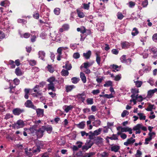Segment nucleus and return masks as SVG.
I'll return each mask as SVG.
<instances>
[{
  "instance_id": "nucleus-31",
  "label": "nucleus",
  "mask_w": 157,
  "mask_h": 157,
  "mask_svg": "<svg viewBox=\"0 0 157 157\" xmlns=\"http://www.w3.org/2000/svg\"><path fill=\"white\" fill-rule=\"evenodd\" d=\"M75 86L73 85H67L66 86V89L67 92H68L71 91Z\"/></svg>"
},
{
  "instance_id": "nucleus-18",
  "label": "nucleus",
  "mask_w": 157,
  "mask_h": 157,
  "mask_svg": "<svg viewBox=\"0 0 157 157\" xmlns=\"http://www.w3.org/2000/svg\"><path fill=\"white\" fill-rule=\"evenodd\" d=\"M102 130V128H99L98 129L95 130L93 132H90L92 136H98L99 135Z\"/></svg>"
},
{
  "instance_id": "nucleus-60",
  "label": "nucleus",
  "mask_w": 157,
  "mask_h": 157,
  "mask_svg": "<svg viewBox=\"0 0 157 157\" xmlns=\"http://www.w3.org/2000/svg\"><path fill=\"white\" fill-rule=\"evenodd\" d=\"M25 152L26 154H27V155L29 156H32L33 155V153H32L30 151H28V150L27 148H26L25 149Z\"/></svg>"
},
{
  "instance_id": "nucleus-8",
  "label": "nucleus",
  "mask_w": 157,
  "mask_h": 157,
  "mask_svg": "<svg viewBox=\"0 0 157 157\" xmlns=\"http://www.w3.org/2000/svg\"><path fill=\"white\" fill-rule=\"evenodd\" d=\"M77 98L82 102H83L86 97V94L85 92L78 94L77 96Z\"/></svg>"
},
{
  "instance_id": "nucleus-54",
  "label": "nucleus",
  "mask_w": 157,
  "mask_h": 157,
  "mask_svg": "<svg viewBox=\"0 0 157 157\" xmlns=\"http://www.w3.org/2000/svg\"><path fill=\"white\" fill-rule=\"evenodd\" d=\"M9 63L11 66V68H14L15 67V65L14 64V62L12 60H10L9 61Z\"/></svg>"
},
{
  "instance_id": "nucleus-5",
  "label": "nucleus",
  "mask_w": 157,
  "mask_h": 157,
  "mask_svg": "<svg viewBox=\"0 0 157 157\" xmlns=\"http://www.w3.org/2000/svg\"><path fill=\"white\" fill-rule=\"evenodd\" d=\"M94 143L90 140H89L86 142L85 145L82 147V149L83 151H86Z\"/></svg>"
},
{
  "instance_id": "nucleus-50",
  "label": "nucleus",
  "mask_w": 157,
  "mask_h": 157,
  "mask_svg": "<svg viewBox=\"0 0 157 157\" xmlns=\"http://www.w3.org/2000/svg\"><path fill=\"white\" fill-rule=\"evenodd\" d=\"M71 80L73 83L76 84L79 81V78L76 77H73L71 78Z\"/></svg>"
},
{
  "instance_id": "nucleus-63",
  "label": "nucleus",
  "mask_w": 157,
  "mask_h": 157,
  "mask_svg": "<svg viewBox=\"0 0 157 157\" xmlns=\"http://www.w3.org/2000/svg\"><path fill=\"white\" fill-rule=\"evenodd\" d=\"M39 14L37 11H36L33 14V17L36 19H38L39 17Z\"/></svg>"
},
{
  "instance_id": "nucleus-42",
  "label": "nucleus",
  "mask_w": 157,
  "mask_h": 157,
  "mask_svg": "<svg viewBox=\"0 0 157 157\" xmlns=\"http://www.w3.org/2000/svg\"><path fill=\"white\" fill-rule=\"evenodd\" d=\"M112 84V82L111 81H108L105 82V83L104 84V87H108L111 86Z\"/></svg>"
},
{
  "instance_id": "nucleus-53",
  "label": "nucleus",
  "mask_w": 157,
  "mask_h": 157,
  "mask_svg": "<svg viewBox=\"0 0 157 157\" xmlns=\"http://www.w3.org/2000/svg\"><path fill=\"white\" fill-rule=\"evenodd\" d=\"M40 86L36 85L33 89V91L35 93L39 91Z\"/></svg>"
},
{
  "instance_id": "nucleus-30",
  "label": "nucleus",
  "mask_w": 157,
  "mask_h": 157,
  "mask_svg": "<svg viewBox=\"0 0 157 157\" xmlns=\"http://www.w3.org/2000/svg\"><path fill=\"white\" fill-rule=\"evenodd\" d=\"M109 153L106 151H104L101 153H98V155L100 157H108Z\"/></svg>"
},
{
  "instance_id": "nucleus-24",
  "label": "nucleus",
  "mask_w": 157,
  "mask_h": 157,
  "mask_svg": "<svg viewBox=\"0 0 157 157\" xmlns=\"http://www.w3.org/2000/svg\"><path fill=\"white\" fill-rule=\"evenodd\" d=\"M86 122L85 121H82L80 122L78 124H76L77 127L80 129H83L85 125Z\"/></svg>"
},
{
  "instance_id": "nucleus-39",
  "label": "nucleus",
  "mask_w": 157,
  "mask_h": 157,
  "mask_svg": "<svg viewBox=\"0 0 157 157\" xmlns=\"http://www.w3.org/2000/svg\"><path fill=\"white\" fill-rule=\"evenodd\" d=\"M78 16L80 18H83L85 16L84 13L78 10H77Z\"/></svg>"
},
{
  "instance_id": "nucleus-46",
  "label": "nucleus",
  "mask_w": 157,
  "mask_h": 157,
  "mask_svg": "<svg viewBox=\"0 0 157 157\" xmlns=\"http://www.w3.org/2000/svg\"><path fill=\"white\" fill-rule=\"evenodd\" d=\"M154 106V105L149 104L148 107L146 109L147 111H152V110L154 109L153 107Z\"/></svg>"
},
{
  "instance_id": "nucleus-22",
  "label": "nucleus",
  "mask_w": 157,
  "mask_h": 157,
  "mask_svg": "<svg viewBox=\"0 0 157 157\" xmlns=\"http://www.w3.org/2000/svg\"><path fill=\"white\" fill-rule=\"evenodd\" d=\"M42 127L44 128V131H46L48 133H50L52 130V127L50 125L47 126H44Z\"/></svg>"
},
{
  "instance_id": "nucleus-62",
  "label": "nucleus",
  "mask_w": 157,
  "mask_h": 157,
  "mask_svg": "<svg viewBox=\"0 0 157 157\" xmlns=\"http://www.w3.org/2000/svg\"><path fill=\"white\" fill-rule=\"evenodd\" d=\"M152 39L154 42L157 43V33H155L153 35Z\"/></svg>"
},
{
  "instance_id": "nucleus-15",
  "label": "nucleus",
  "mask_w": 157,
  "mask_h": 157,
  "mask_svg": "<svg viewBox=\"0 0 157 157\" xmlns=\"http://www.w3.org/2000/svg\"><path fill=\"white\" fill-rule=\"evenodd\" d=\"M96 26L98 30L99 31H103L104 29V24L103 22H98Z\"/></svg>"
},
{
  "instance_id": "nucleus-25",
  "label": "nucleus",
  "mask_w": 157,
  "mask_h": 157,
  "mask_svg": "<svg viewBox=\"0 0 157 157\" xmlns=\"http://www.w3.org/2000/svg\"><path fill=\"white\" fill-rule=\"evenodd\" d=\"M63 67L65 68L67 70H70L72 68L71 64L69 63L68 61H67L65 62V65L63 66Z\"/></svg>"
},
{
  "instance_id": "nucleus-6",
  "label": "nucleus",
  "mask_w": 157,
  "mask_h": 157,
  "mask_svg": "<svg viewBox=\"0 0 157 157\" xmlns=\"http://www.w3.org/2000/svg\"><path fill=\"white\" fill-rule=\"evenodd\" d=\"M145 52H147L148 53H149V54L152 53L153 54H155L157 52V49L155 47L151 46L148 48L147 49L145 50Z\"/></svg>"
},
{
  "instance_id": "nucleus-57",
  "label": "nucleus",
  "mask_w": 157,
  "mask_h": 157,
  "mask_svg": "<svg viewBox=\"0 0 157 157\" xmlns=\"http://www.w3.org/2000/svg\"><path fill=\"white\" fill-rule=\"evenodd\" d=\"M127 140L128 141L130 144H133L135 141V139H133V137H131L130 138L128 139Z\"/></svg>"
},
{
  "instance_id": "nucleus-27",
  "label": "nucleus",
  "mask_w": 157,
  "mask_h": 157,
  "mask_svg": "<svg viewBox=\"0 0 157 157\" xmlns=\"http://www.w3.org/2000/svg\"><path fill=\"white\" fill-rule=\"evenodd\" d=\"M129 127H119L117 128V130H119L121 129V132H127L129 129Z\"/></svg>"
},
{
  "instance_id": "nucleus-40",
  "label": "nucleus",
  "mask_w": 157,
  "mask_h": 157,
  "mask_svg": "<svg viewBox=\"0 0 157 157\" xmlns=\"http://www.w3.org/2000/svg\"><path fill=\"white\" fill-rule=\"evenodd\" d=\"M40 36L42 39H45L48 38L47 34L45 32L42 33L40 34Z\"/></svg>"
},
{
  "instance_id": "nucleus-64",
  "label": "nucleus",
  "mask_w": 157,
  "mask_h": 157,
  "mask_svg": "<svg viewBox=\"0 0 157 157\" xmlns=\"http://www.w3.org/2000/svg\"><path fill=\"white\" fill-rule=\"evenodd\" d=\"M121 75L118 74L114 77V80L116 81H119L121 78Z\"/></svg>"
},
{
  "instance_id": "nucleus-20",
  "label": "nucleus",
  "mask_w": 157,
  "mask_h": 157,
  "mask_svg": "<svg viewBox=\"0 0 157 157\" xmlns=\"http://www.w3.org/2000/svg\"><path fill=\"white\" fill-rule=\"evenodd\" d=\"M47 88L48 90H51L53 91H56V89L55 87L54 83H49L47 85Z\"/></svg>"
},
{
  "instance_id": "nucleus-26",
  "label": "nucleus",
  "mask_w": 157,
  "mask_h": 157,
  "mask_svg": "<svg viewBox=\"0 0 157 157\" xmlns=\"http://www.w3.org/2000/svg\"><path fill=\"white\" fill-rule=\"evenodd\" d=\"M93 125V126L96 127H98L101 124V121L99 120H95L92 123Z\"/></svg>"
},
{
  "instance_id": "nucleus-28",
  "label": "nucleus",
  "mask_w": 157,
  "mask_h": 157,
  "mask_svg": "<svg viewBox=\"0 0 157 157\" xmlns=\"http://www.w3.org/2000/svg\"><path fill=\"white\" fill-rule=\"evenodd\" d=\"M80 77L83 83L86 82V79L84 74L82 72H81L80 73Z\"/></svg>"
},
{
  "instance_id": "nucleus-21",
  "label": "nucleus",
  "mask_w": 157,
  "mask_h": 157,
  "mask_svg": "<svg viewBox=\"0 0 157 157\" xmlns=\"http://www.w3.org/2000/svg\"><path fill=\"white\" fill-rule=\"evenodd\" d=\"M73 108V105H66L63 107V109L66 113H67L69 111L71 110Z\"/></svg>"
},
{
  "instance_id": "nucleus-7",
  "label": "nucleus",
  "mask_w": 157,
  "mask_h": 157,
  "mask_svg": "<svg viewBox=\"0 0 157 157\" xmlns=\"http://www.w3.org/2000/svg\"><path fill=\"white\" fill-rule=\"evenodd\" d=\"M25 105L27 107L31 108L34 109H36V107L33 104L30 100H28L25 103Z\"/></svg>"
},
{
  "instance_id": "nucleus-4",
  "label": "nucleus",
  "mask_w": 157,
  "mask_h": 157,
  "mask_svg": "<svg viewBox=\"0 0 157 157\" xmlns=\"http://www.w3.org/2000/svg\"><path fill=\"white\" fill-rule=\"evenodd\" d=\"M25 123L23 121L21 120H19L14 124V126L15 128L17 129L23 127Z\"/></svg>"
},
{
  "instance_id": "nucleus-49",
  "label": "nucleus",
  "mask_w": 157,
  "mask_h": 157,
  "mask_svg": "<svg viewBox=\"0 0 157 157\" xmlns=\"http://www.w3.org/2000/svg\"><path fill=\"white\" fill-rule=\"evenodd\" d=\"M117 16L118 19L119 20H122L124 17L123 15L120 12H118L117 13Z\"/></svg>"
},
{
  "instance_id": "nucleus-1",
  "label": "nucleus",
  "mask_w": 157,
  "mask_h": 157,
  "mask_svg": "<svg viewBox=\"0 0 157 157\" xmlns=\"http://www.w3.org/2000/svg\"><path fill=\"white\" fill-rule=\"evenodd\" d=\"M60 34L57 33L56 31L50 32L48 36L49 39L56 42H60L61 41Z\"/></svg>"
},
{
  "instance_id": "nucleus-11",
  "label": "nucleus",
  "mask_w": 157,
  "mask_h": 157,
  "mask_svg": "<svg viewBox=\"0 0 157 157\" xmlns=\"http://www.w3.org/2000/svg\"><path fill=\"white\" fill-rule=\"evenodd\" d=\"M36 110L37 116L39 117H42L44 115V110L41 109H36Z\"/></svg>"
},
{
  "instance_id": "nucleus-17",
  "label": "nucleus",
  "mask_w": 157,
  "mask_h": 157,
  "mask_svg": "<svg viewBox=\"0 0 157 157\" xmlns=\"http://www.w3.org/2000/svg\"><path fill=\"white\" fill-rule=\"evenodd\" d=\"M32 35L34 34L31 39V41L32 42H34L36 38L38 36V34L37 32L31 31Z\"/></svg>"
},
{
  "instance_id": "nucleus-43",
  "label": "nucleus",
  "mask_w": 157,
  "mask_h": 157,
  "mask_svg": "<svg viewBox=\"0 0 157 157\" xmlns=\"http://www.w3.org/2000/svg\"><path fill=\"white\" fill-rule=\"evenodd\" d=\"M68 71L67 69V70L63 69L61 72L62 75L63 76H67L69 74V72Z\"/></svg>"
},
{
  "instance_id": "nucleus-36",
  "label": "nucleus",
  "mask_w": 157,
  "mask_h": 157,
  "mask_svg": "<svg viewBox=\"0 0 157 157\" xmlns=\"http://www.w3.org/2000/svg\"><path fill=\"white\" fill-rule=\"evenodd\" d=\"M94 62H86L83 63L84 65V67L86 68L87 69L88 67H90L93 64Z\"/></svg>"
},
{
  "instance_id": "nucleus-16",
  "label": "nucleus",
  "mask_w": 157,
  "mask_h": 157,
  "mask_svg": "<svg viewBox=\"0 0 157 157\" xmlns=\"http://www.w3.org/2000/svg\"><path fill=\"white\" fill-rule=\"evenodd\" d=\"M121 46L123 49H126L129 48L130 44L128 42L124 41L121 43Z\"/></svg>"
},
{
  "instance_id": "nucleus-37",
  "label": "nucleus",
  "mask_w": 157,
  "mask_h": 157,
  "mask_svg": "<svg viewBox=\"0 0 157 157\" xmlns=\"http://www.w3.org/2000/svg\"><path fill=\"white\" fill-rule=\"evenodd\" d=\"M137 115L139 117V118L140 120H145L146 117L144 113H138Z\"/></svg>"
},
{
  "instance_id": "nucleus-2",
  "label": "nucleus",
  "mask_w": 157,
  "mask_h": 157,
  "mask_svg": "<svg viewBox=\"0 0 157 157\" xmlns=\"http://www.w3.org/2000/svg\"><path fill=\"white\" fill-rule=\"evenodd\" d=\"M68 48L67 47H60L59 48L57 51L58 55L56 56L57 59L58 61H60L61 58L62 57V51L63 50H66L68 49Z\"/></svg>"
},
{
  "instance_id": "nucleus-58",
  "label": "nucleus",
  "mask_w": 157,
  "mask_h": 157,
  "mask_svg": "<svg viewBox=\"0 0 157 157\" xmlns=\"http://www.w3.org/2000/svg\"><path fill=\"white\" fill-rule=\"evenodd\" d=\"M54 12L55 14L58 15L60 13V9L58 8H55L54 10Z\"/></svg>"
},
{
  "instance_id": "nucleus-23",
  "label": "nucleus",
  "mask_w": 157,
  "mask_h": 157,
  "mask_svg": "<svg viewBox=\"0 0 157 157\" xmlns=\"http://www.w3.org/2000/svg\"><path fill=\"white\" fill-rule=\"evenodd\" d=\"M120 149V147L119 145H115L112 146L111 148V151L115 152H117Z\"/></svg>"
},
{
  "instance_id": "nucleus-14",
  "label": "nucleus",
  "mask_w": 157,
  "mask_h": 157,
  "mask_svg": "<svg viewBox=\"0 0 157 157\" xmlns=\"http://www.w3.org/2000/svg\"><path fill=\"white\" fill-rule=\"evenodd\" d=\"M24 111L23 109L19 108H15L13 110V113L15 115H18Z\"/></svg>"
},
{
  "instance_id": "nucleus-41",
  "label": "nucleus",
  "mask_w": 157,
  "mask_h": 157,
  "mask_svg": "<svg viewBox=\"0 0 157 157\" xmlns=\"http://www.w3.org/2000/svg\"><path fill=\"white\" fill-rule=\"evenodd\" d=\"M111 67L113 69L112 71L113 72H116V71H118L119 70V67L117 65H112Z\"/></svg>"
},
{
  "instance_id": "nucleus-35",
  "label": "nucleus",
  "mask_w": 157,
  "mask_h": 157,
  "mask_svg": "<svg viewBox=\"0 0 157 157\" xmlns=\"http://www.w3.org/2000/svg\"><path fill=\"white\" fill-rule=\"evenodd\" d=\"M139 31L136 28H134L132 32V36H134L137 35L139 33Z\"/></svg>"
},
{
  "instance_id": "nucleus-19",
  "label": "nucleus",
  "mask_w": 157,
  "mask_h": 157,
  "mask_svg": "<svg viewBox=\"0 0 157 157\" xmlns=\"http://www.w3.org/2000/svg\"><path fill=\"white\" fill-rule=\"evenodd\" d=\"M39 58L42 60H44V58L45 56V52L42 51H39L38 52Z\"/></svg>"
},
{
  "instance_id": "nucleus-44",
  "label": "nucleus",
  "mask_w": 157,
  "mask_h": 157,
  "mask_svg": "<svg viewBox=\"0 0 157 157\" xmlns=\"http://www.w3.org/2000/svg\"><path fill=\"white\" fill-rule=\"evenodd\" d=\"M87 103L88 105H92L93 104V99L92 98H88L86 100Z\"/></svg>"
},
{
  "instance_id": "nucleus-38",
  "label": "nucleus",
  "mask_w": 157,
  "mask_h": 157,
  "mask_svg": "<svg viewBox=\"0 0 157 157\" xmlns=\"http://www.w3.org/2000/svg\"><path fill=\"white\" fill-rule=\"evenodd\" d=\"M109 139L112 140H118L117 135L116 134H113L112 136L107 137L106 138V140H107V139Z\"/></svg>"
},
{
  "instance_id": "nucleus-45",
  "label": "nucleus",
  "mask_w": 157,
  "mask_h": 157,
  "mask_svg": "<svg viewBox=\"0 0 157 157\" xmlns=\"http://www.w3.org/2000/svg\"><path fill=\"white\" fill-rule=\"evenodd\" d=\"M141 126V124H138L133 128V130L134 131H137L140 130Z\"/></svg>"
},
{
  "instance_id": "nucleus-32",
  "label": "nucleus",
  "mask_w": 157,
  "mask_h": 157,
  "mask_svg": "<svg viewBox=\"0 0 157 157\" xmlns=\"http://www.w3.org/2000/svg\"><path fill=\"white\" fill-rule=\"evenodd\" d=\"M47 81L49 82V83H54L56 81V80L55 77L52 76L48 78Z\"/></svg>"
},
{
  "instance_id": "nucleus-59",
  "label": "nucleus",
  "mask_w": 157,
  "mask_h": 157,
  "mask_svg": "<svg viewBox=\"0 0 157 157\" xmlns=\"http://www.w3.org/2000/svg\"><path fill=\"white\" fill-rule=\"evenodd\" d=\"M10 87L9 88L10 89V92L11 93H14L15 90V86H13L11 85L10 82Z\"/></svg>"
},
{
  "instance_id": "nucleus-52",
  "label": "nucleus",
  "mask_w": 157,
  "mask_h": 157,
  "mask_svg": "<svg viewBox=\"0 0 157 157\" xmlns=\"http://www.w3.org/2000/svg\"><path fill=\"white\" fill-rule=\"evenodd\" d=\"M36 94H34L33 96L34 97H40L42 96V93L40 92V91L37 92H36Z\"/></svg>"
},
{
  "instance_id": "nucleus-34",
  "label": "nucleus",
  "mask_w": 157,
  "mask_h": 157,
  "mask_svg": "<svg viewBox=\"0 0 157 157\" xmlns=\"http://www.w3.org/2000/svg\"><path fill=\"white\" fill-rule=\"evenodd\" d=\"M91 55V52L90 51H88L87 52L83 53V56L86 59L90 58Z\"/></svg>"
},
{
  "instance_id": "nucleus-56",
  "label": "nucleus",
  "mask_w": 157,
  "mask_h": 157,
  "mask_svg": "<svg viewBox=\"0 0 157 157\" xmlns=\"http://www.w3.org/2000/svg\"><path fill=\"white\" fill-rule=\"evenodd\" d=\"M135 83V85L136 87H140L142 85V82L141 81H137L136 82H134Z\"/></svg>"
},
{
  "instance_id": "nucleus-12",
  "label": "nucleus",
  "mask_w": 157,
  "mask_h": 157,
  "mask_svg": "<svg viewBox=\"0 0 157 157\" xmlns=\"http://www.w3.org/2000/svg\"><path fill=\"white\" fill-rule=\"evenodd\" d=\"M143 100V98L142 97L141 95H140L137 96L136 97V98H135V101L133 100H130V102H133L134 103V105H135L136 104L137 101H141Z\"/></svg>"
},
{
  "instance_id": "nucleus-55",
  "label": "nucleus",
  "mask_w": 157,
  "mask_h": 157,
  "mask_svg": "<svg viewBox=\"0 0 157 157\" xmlns=\"http://www.w3.org/2000/svg\"><path fill=\"white\" fill-rule=\"evenodd\" d=\"M129 112L126 110H124L121 114V116L122 117H124L126 115H128Z\"/></svg>"
},
{
  "instance_id": "nucleus-33",
  "label": "nucleus",
  "mask_w": 157,
  "mask_h": 157,
  "mask_svg": "<svg viewBox=\"0 0 157 157\" xmlns=\"http://www.w3.org/2000/svg\"><path fill=\"white\" fill-rule=\"evenodd\" d=\"M96 56V61L99 65H100L101 61V57L100 55L97 52H96L95 53Z\"/></svg>"
},
{
  "instance_id": "nucleus-10",
  "label": "nucleus",
  "mask_w": 157,
  "mask_h": 157,
  "mask_svg": "<svg viewBox=\"0 0 157 157\" xmlns=\"http://www.w3.org/2000/svg\"><path fill=\"white\" fill-rule=\"evenodd\" d=\"M157 91V88H155L153 90H148L147 97L148 98H150L152 97L154 94Z\"/></svg>"
},
{
  "instance_id": "nucleus-48",
  "label": "nucleus",
  "mask_w": 157,
  "mask_h": 157,
  "mask_svg": "<svg viewBox=\"0 0 157 157\" xmlns=\"http://www.w3.org/2000/svg\"><path fill=\"white\" fill-rule=\"evenodd\" d=\"M142 153L140 151L138 150L136 151V153L135 155V157H141Z\"/></svg>"
},
{
  "instance_id": "nucleus-61",
  "label": "nucleus",
  "mask_w": 157,
  "mask_h": 157,
  "mask_svg": "<svg viewBox=\"0 0 157 157\" xmlns=\"http://www.w3.org/2000/svg\"><path fill=\"white\" fill-rule=\"evenodd\" d=\"M48 71L51 73H52L54 71V69L51 65H48L47 67Z\"/></svg>"
},
{
  "instance_id": "nucleus-29",
  "label": "nucleus",
  "mask_w": 157,
  "mask_h": 157,
  "mask_svg": "<svg viewBox=\"0 0 157 157\" xmlns=\"http://www.w3.org/2000/svg\"><path fill=\"white\" fill-rule=\"evenodd\" d=\"M15 73L17 76H20L23 74L22 72L19 67H17L16 69Z\"/></svg>"
},
{
  "instance_id": "nucleus-51",
  "label": "nucleus",
  "mask_w": 157,
  "mask_h": 157,
  "mask_svg": "<svg viewBox=\"0 0 157 157\" xmlns=\"http://www.w3.org/2000/svg\"><path fill=\"white\" fill-rule=\"evenodd\" d=\"M29 64L31 66H34L36 64V61L34 60H28Z\"/></svg>"
},
{
  "instance_id": "nucleus-9",
  "label": "nucleus",
  "mask_w": 157,
  "mask_h": 157,
  "mask_svg": "<svg viewBox=\"0 0 157 157\" xmlns=\"http://www.w3.org/2000/svg\"><path fill=\"white\" fill-rule=\"evenodd\" d=\"M44 128L42 126L36 132V135L38 138H41L43 136V133L44 132Z\"/></svg>"
},
{
  "instance_id": "nucleus-13",
  "label": "nucleus",
  "mask_w": 157,
  "mask_h": 157,
  "mask_svg": "<svg viewBox=\"0 0 157 157\" xmlns=\"http://www.w3.org/2000/svg\"><path fill=\"white\" fill-rule=\"evenodd\" d=\"M94 141L97 145L100 146L103 143V139L101 137H97L95 139Z\"/></svg>"
},
{
  "instance_id": "nucleus-47",
  "label": "nucleus",
  "mask_w": 157,
  "mask_h": 157,
  "mask_svg": "<svg viewBox=\"0 0 157 157\" xmlns=\"http://www.w3.org/2000/svg\"><path fill=\"white\" fill-rule=\"evenodd\" d=\"M120 60L121 62L125 63H126V59L125 55H122L120 58Z\"/></svg>"
},
{
  "instance_id": "nucleus-3",
  "label": "nucleus",
  "mask_w": 157,
  "mask_h": 157,
  "mask_svg": "<svg viewBox=\"0 0 157 157\" xmlns=\"http://www.w3.org/2000/svg\"><path fill=\"white\" fill-rule=\"evenodd\" d=\"M131 92L132 94L131 96L132 99L131 100H133L135 101L136 97L138 95L139 92V89L138 88H132L131 89Z\"/></svg>"
}]
</instances>
